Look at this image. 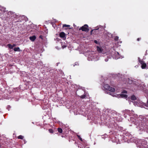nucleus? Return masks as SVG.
Wrapping results in <instances>:
<instances>
[{
  "mask_svg": "<svg viewBox=\"0 0 148 148\" xmlns=\"http://www.w3.org/2000/svg\"><path fill=\"white\" fill-rule=\"evenodd\" d=\"M16 46V44H13L12 45V46L13 47V48L15 46Z\"/></svg>",
  "mask_w": 148,
  "mask_h": 148,
  "instance_id": "23",
  "label": "nucleus"
},
{
  "mask_svg": "<svg viewBox=\"0 0 148 148\" xmlns=\"http://www.w3.org/2000/svg\"><path fill=\"white\" fill-rule=\"evenodd\" d=\"M140 38H138L137 39V40L138 41H139L140 40Z\"/></svg>",
  "mask_w": 148,
  "mask_h": 148,
  "instance_id": "24",
  "label": "nucleus"
},
{
  "mask_svg": "<svg viewBox=\"0 0 148 148\" xmlns=\"http://www.w3.org/2000/svg\"><path fill=\"white\" fill-rule=\"evenodd\" d=\"M70 25H67L66 24H64L63 25V27H70Z\"/></svg>",
  "mask_w": 148,
  "mask_h": 148,
  "instance_id": "17",
  "label": "nucleus"
},
{
  "mask_svg": "<svg viewBox=\"0 0 148 148\" xmlns=\"http://www.w3.org/2000/svg\"><path fill=\"white\" fill-rule=\"evenodd\" d=\"M36 37L35 36H33L29 37L30 40L32 41H34L36 39Z\"/></svg>",
  "mask_w": 148,
  "mask_h": 148,
  "instance_id": "6",
  "label": "nucleus"
},
{
  "mask_svg": "<svg viewBox=\"0 0 148 148\" xmlns=\"http://www.w3.org/2000/svg\"><path fill=\"white\" fill-rule=\"evenodd\" d=\"M60 36L62 38H63L65 36V34L64 32H62L60 34Z\"/></svg>",
  "mask_w": 148,
  "mask_h": 148,
  "instance_id": "7",
  "label": "nucleus"
},
{
  "mask_svg": "<svg viewBox=\"0 0 148 148\" xmlns=\"http://www.w3.org/2000/svg\"><path fill=\"white\" fill-rule=\"evenodd\" d=\"M122 93H125L127 94V91L125 90H123L122 92Z\"/></svg>",
  "mask_w": 148,
  "mask_h": 148,
  "instance_id": "18",
  "label": "nucleus"
},
{
  "mask_svg": "<svg viewBox=\"0 0 148 148\" xmlns=\"http://www.w3.org/2000/svg\"><path fill=\"white\" fill-rule=\"evenodd\" d=\"M39 38L41 39H43V36L42 35H41L40 36Z\"/></svg>",
  "mask_w": 148,
  "mask_h": 148,
  "instance_id": "21",
  "label": "nucleus"
},
{
  "mask_svg": "<svg viewBox=\"0 0 148 148\" xmlns=\"http://www.w3.org/2000/svg\"><path fill=\"white\" fill-rule=\"evenodd\" d=\"M121 97H122V98H127V95L123 94H121Z\"/></svg>",
  "mask_w": 148,
  "mask_h": 148,
  "instance_id": "12",
  "label": "nucleus"
},
{
  "mask_svg": "<svg viewBox=\"0 0 148 148\" xmlns=\"http://www.w3.org/2000/svg\"><path fill=\"white\" fill-rule=\"evenodd\" d=\"M98 29L99 28L97 29H94L90 31V34H92V33L94 34V32H95V31H97Z\"/></svg>",
  "mask_w": 148,
  "mask_h": 148,
  "instance_id": "10",
  "label": "nucleus"
},
{
  "mask_svg": "<svg viewBox=\"0 0 148 148\" xmlns=\"http://www.w3.org/2000/svg\"><path fill=\"white\" fill-rule=\"evenodd\" d=\"M136 99V96L134 95H132L131 97V99L132 100H135Z\"/></svg>",
  "mask_w": 148,
  "mask_h": 148,
  "instance_id": "9",
  "label": "nucleus"
},
{
  "mask_svg": "<svg viewBox=\"0 0 148 148\" xmlns=\"http://www.w3.org/2000/svg\"><path fill=\"white\" fill-rule=\"evenodd\" d=\"M7 46L10 49H12L13 48L12 45L10 44H8Z\"/></svg>",
  "mask_w": 148,
  "mask_h": 148,
  "instance_id": "13",
  "label": "nucleus"
},
{
  "mask_svg": "<svg viewBox=\"0 0 148 148\" xmlns=\"http://www.w3.org/2000/svg\"><path fill=\"white\" fill-rule=\"evenodd\" d=\"M97 50L99 53H101L103 51V49L100 47L97 46Z\"/></svg>",
  "mask_w": 148,
  "mask_h": 148,
  "instance_id": "5",
  "label": "nucleus"
},
{
  "mask_svg": "<svg viewBox=\"0 0 148 148\" xmlns=\"http://www.w3.org/2000/svg\"><path fill=\"white\" fill-rule=\"evenodd\" d=\"M66 47V46H64V47Z\"/></svg>",
  "mask_w": 148,
  "mask_h": 148,
  "instance_id": "27",
  "label": "nucleus"
},
{
  "mask_svg": "<svg viewBox=\"0 0 148 148\" xmlns=\"http://www.w3.org/2000/svg\"><path fill=\"white\" fill-rule=\"evenodd\" d=\"M119 37L118 36H116L114 39L115 40H118Z\"/></svg>",
  "mask_w": 148,
  "mask_h": 148,
  "instance_id": "20",
  "label": "nucleus"
},
{
  "mask_svg": "<svg viewBox=\"0 0 148 148\" xmlns=\"http://www.w3.org/2000/svg\"><path fill=\"white\" fill-rule=\"evenodd\" d=\"M88 27L87 25L85 24L79 28V30H82L83 32H88L89 30Z\"/></svg>",
  "mask_w": 148,
  "mask_h": 148,
  "instance_id": "1",
  "label": "nucleus"
},
{
  "mask_svg": "<svg viewBox=\"0 0 148 148\" xmlns=\"http://www.w3.org/2000/svg\"><path fill=\"white\" fill-rule=\"evenodd\" d=\"M24 138L23 136L20 135L18 137V138L19 139H23Z\"/></svg>",
  "mask_w": 148,
  "mask_h": 148,
  "instance_id": "14",
  "label": "nucleus"
},
{
  "mask_svg": "<svg viewBox=\"0 0 148 148\" xmlns=\"http://www.w3.org/2000/svg\"><path fill=\"white\" fill-rule=\"evenodd\" d=\"M105 61H107V60L106 59H105Z\"/></svg>",
  "mask_w": 148,
  "mask_h": 148,
  "instance_id": "25",
  "label": "nucleus"
},
{
  "mask_svg": "<svg viewBox=\"0 0 148 148\" xmlns=\"http://www.w3.org/2000/svg\"><path fill=\"white\" fill-rule=\"evenodd\" d=\"M140 62L142 64L141 68L142 69H145L146 66V64L145 63H144V62L141 60H139Z\"/></svg>",
  "mask_w": 148,
  "mask_h": 148,
  "instance_id": "3",
  "label": "nucleus"
},
{
  "mask_svg": "<svg viewBox=\"0 0 148 148\" xmlns=\"http://www.w3.org/2000/svg\"><path fill=\"white\" fill-rule=\"evenodd\" d=\"M58 131L60 133H61L62 132V130L61 128H58Z\"/></svg>",
  "mask_w": 148,
  "mask_h": 148,
  "instance_id": "11",
  "label": "nucleus"
},
{
  "mask_svg": "<svg viewBox=\"0 0 148 148\" xmlns=\"http://www.w3.org/2000/svg\"><path fill=\"white\" fill-rule=\"evenodd\" d=\"M140 118H141V119H142L141 120V121L143 122H144L145 123H146L147 121V119L145 116H141L140 117Z\"/></svg>",
  "mask_w": 148,
  "mask_h": 148,
  "instance_id": "4",
  "label": "nucleus"
},
{
  "mask_svg": "<svg viewBox=\"0 0 148 148\" xmlns=\"http://www.w3.org/2000/svg\"><path fill=\"white\" fill-rule=\"evenodd\" d=\"M104 87L106 90H108L112 92H114L115 91V89L114 88L110 86L108 84L104 85Z\"/></svg>",
  "mask_w": 148,
  "mask_h": 148,
  "instance_id": "2",
  "label": "nucleus"
},
{
  "mask_svg": "<svg viewBox=\"0 0 148 148\" xmlns=\"http://www.w3.org/2000/svg\"><path fill=\"white\" fill-rule=\"evenodd\" d=\"M49 132L51 133H53L54 132V131L53 129H50L49 130Z\"/></svg>",
  "mask_w": 148,
  "mask_h": 148,
  "instance_id": "16",
  "label": "nucleus"
},
{
  "mask_svg": "<svg viewBox=\"0 0 148 148\" xmlns=\"http://www.w3.org/2000/svg\"><path fill=\"white\" fill-rule=\"evenodd\" d=\"M94 42L96 43V44H97L98 43V42L96 40H94Z\"/></svg>",
  "mask_w": 148,
  "mask_h": 148,
  "instance_id": "22",
  "label": "nucleus"
},
{
  "mask_svg": "<svg viewBox=\"0 0 148 148\" xmlns=\"http://www.w3.org/2000/svg\"><path fill=\"white\" fill-rule=\"evenodd\" d=\"M14 50L15 51H20L21 50L19 47H17L14 48Z\"/></svg>",
  "mask_w": 148,
  "mask_h": 148,
  "instance_id": "8",
  "label": "nucleus"
},
{
  "mask_svg": "<svg viewBox=\"0 0 148 148\" xmlns=\"http://www.w3.org/2000/svg\"><path fill=\"white\" fill-rule=\"evenodd\" d=\"M68 29V28H65V29Z\"/></svg>",
  "mask_w": 148,
  "mask_h": 148,
  "instance_id": "26",
  "label": "nucleus"
},
{
  "mask_svg": "<svg viewBox=\"0 0 148 148\" xmlns=\"http://www.w3.org/2000/svg\"><path fill=\"white\" fill-rule=\"evenodd\" d=\"M78 138L82 141V138L79 135H77Z\"/></svg>",
  "mask_w": 148,
  "mask_h": 148,
  "instance_id": "19",
  "label": "nucleus"
},
{
  "mask_svg": "<svg viewBox=\"0 0 148 148\" xmlns=\"http://www.w3.org/2000/svg\"><path fill=\"white\" fill-rule=\"evenodd\" d=\"M86 97V95H82L81 96H80V98L82 99H84Z\"/></svg>",
  "mask_w": 148,
  "mask_h": 148,
  "instance_id": "15",
  "label": "nucleus"
}]
</instances>
